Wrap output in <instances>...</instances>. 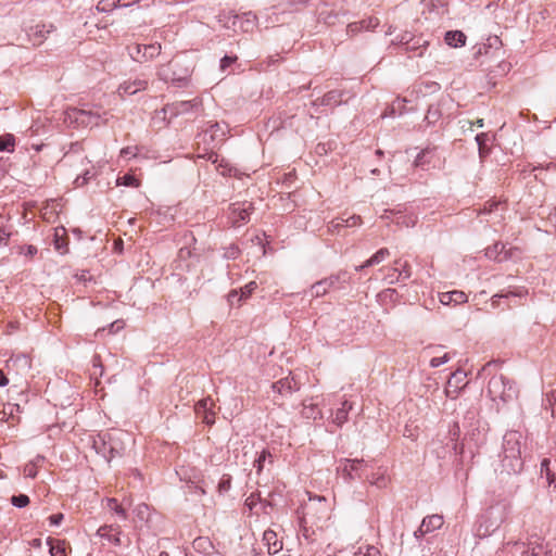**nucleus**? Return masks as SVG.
<instances>
[{"mask_svg": "<svg viewBox=\"0 0 556 556\" xmlns=\"http://www.w3.org/2000/svg\"><path fill=\"white\" fill-rule=\"evenodd\" d=\"M137 148L136 147H126L121 150V156L123 157H134L137 155Z\"/></svg>", "mask_w": 556, "mask_h": 556, "instance_id": "obj_58", "label": "nucleus"}, {"mask_svg": "<svg viewBox=\"0 0 556 556\" xmlns=\"http://www.w3.org/2000/svg\"><path fill=\"white\" fill-rule=\"evenodd\" d=\"M11 236V232L7 231L2 226H0V245L8 244V240Z\"/></svg>", "mask_w": 556, "mask_h": 556, "instance_id": "obj_62", "label": "nucleus"}, {"mask_svg": "<svg viewBox=\"0 0 556 556\" xmlns=\"http://www.w3.org/2000/svg\"><path fill=\"white\" fill-rule=\"evenodd\" d=\"M346 227H356L361 225L362 218L359 215H351L349 217H344Z\"/></svg>", "mask_w": 556, "mask_h": 556, "instance_id": "obj_56", "label": "nucleus"}, {"mask_svg": "<svg viewBox=\"0 0 556 556\" xmlns=\"http://www.w3.org/2000/svg\"><path fill=\"white\" fill-rule=\"evenodd\" d=\"M267 457H271V454L268 451L263 450L258 457L254 460V467L256 468L257 473H261V471L263 470L264 463Z\"/></svg>", "mask_w": 556, "mask_h": 556, "instance_id": "obj_51", "label": "nucleus"}, {"mask_svg": "<svg viewBox=\"0 0 556 556\" xmlns=\"http://www.w3.org/2000/svg\"><path fill=\"white\" fill-rule=\"evenodd\" d=\"M488 392L492 400L508 402L518 395V390L514 382L504 376H494L489 380Z\"/></svg>", "mask_w": 556, "mask_h": 556, "instance_id": "obj_5", "label": "nucleus"}, {"mask_svg": "<svg viewBox=\"0 0 556 556\" xmlns=\"http://www.w3.org/2000/svg\"><path fill=\"white\" fill-rule=\"evenodd\" d=\"M53 245L61 254L68 252V238L64 227L56 228L54 231Z\"/></svg>", "mask_w": 556, "mask_h": 556, "instance_id": "obj_20", "label": "nucleus"}, {"mask_svg": "<svg viewBox=\"0 0 556 556\" xmlns=\"http://www.w3.org/2000/svg\"><path fill=\"white\" fill-rule=\"evenodd\" d=\"M256 15L253 14L252 12H247V13H243L241 16L239 15H236L235 16V21H233V25L237 24V22L240 23V28L248 33V31H252L253 28L255 27L256 25Z\"/></svg>", "mask_w": 556, "mask_h": 556, "instance_id": "obj_23", "label": "nucleus"}, {"mask_svg": "<svg viewBox=\"0 0 556 556\" xmlns=\"http://www.w3.org/2000/svg\"><path fill=\"white\" fill-rule=\"evenodd\" d=\"M546 401L552 407V415L556 417V391H551L546 394Z\"/></svg>", "mask_w": 556, "mask_h": 556, "instance_id": "obj_55", "label": "nucleus"}, {"mask_svg": "<svg viewBox=\"0 0 556 556\" xmlns=\"http://www.w3.org/2000/svg\"><path fill=\"white\" fill-rule=\"evenodd\" d=\"M254 211V205L250 201L236 202L229 206V218L233 226H240L250 220V215Z\"/></svg>", "mask_w": 556, "mask_h": 556, "instance_id": "obj_9", "label": "nucleus"}, {"mask_svg": "<svg viewBox=\"0 0 556 556\" xmlns=\"http://www.w3.org/2000/svg\"><path fill=\"white\" fill-rule=\"evenodd\" d=\"M300 387V382L295 380L291 372L287 377L274 382L271 384V390L277 393V396L274 397V403L277 405H282L280 400L288 397L294 392L299 391Z\"/></svg>", "mask_w": 556, "mask_h": 556, "instance_id": "obj_8", "label": "nucleus"}, {"mask_svg": "<svg viewBox=\"0 0 556 556\" xmlns=\"http://www.w3.org/2000/svg\"><path fill=\"white\" fill-rule=\"evenodd\" d=\"M428 46V41L420 36H414L410 43H406L403 48L405 53L414 52L417 56H422L425 49Z\"/></svg>", "mask_w": 556, "mask_h": 556, "instance_id": "obj_22", "label": "nucleus"}, {"mask_svg": "<svg viewBox=\"0 0 556 556\" xmlns=\"http://www.w3.org/2000/svg\"><path fill=\"white\" fill-rule=\"evenodd\" d=\"M15 146V138L11 134L0 136V152L13 151Z\"/></svg>", "mask_w": 556, "mask_h": 556, "instance_id": "obj_39", "label": "nucleus"}, {"mask_svg": "<svg viewBox=\"0 0 556 556\" xmlns=\"http://www.w3.org/2000/svg\"><path fill=\"white\" fill-rule=\"evenodd\" d=\"M523 437L519 431H507L503 438L500 477L519 475L523 469L521 457Z\"/></svg>", "mask_w": 556, "mask_h": 556, "instance_id": "obj_1", "label": "nucleus"}, {"mask_svg": "<svg viewBox=\"0 0 556 556\" xmlns=\"http://www.w3.org/2000/svg\"><path fill=\"white\" fill-rule=\"evenodd\" d=\"M231 486V477L230 476H223L222 479L218 482V491L219 492H227Z\"/></svg>", "mask_w": 556, "mask_h": 556, "instance_id": "obj_53", "label": "nucleus"}, {"mask_svg": "<svg viewBox=\"0 0 556 556\" xmlns=\"http://www.w3.org/2000/svg\"><path fill=\"white\" fill-rule=\"evenodd\" d=\"M379 25V20L377 17H368L362 20L359 22L350 23L346 26V34L351 37L357 35L363 30L374 29Z\"/></svg>", "mask_w": 556, "mask_h": 556, "instance_id": "obj_17", "label": "nucleus"}, {"mask_svg": "<svg viewBox=\"0 0 556 556\" xmlns=\"http://www.w3.org/2000/svg\"><path fill=\"white\" fill-rule=\"evenodd\" d=\"M108 115H109V113L105 111L101 113L99 110H97V111L79 110L77 112L76 119L80 121L83 124H86V125L99 126L100 121H103L104 123L108 122V117H106Z\"/></svg>", "mask_w": 556, "mask_h": 556, "instance_id": "obj_14", "label": "nucleus"}, {"mask_svg": "<svg viewBox=\"0 0 556 556\" xmlns=\"http://www.w3.org/2000/svg\"><path fill=\"white\" fill-rule=\"evenodd\" d=\"M365 479L368 480L370 484L377 485L378 488H384L387 485V478L383 473L372 475L371 477L366 473Z\"/></svg>", "mask_w": 556, "mask_h": 556, "instance_id": "obj_46", "label": "nucleus"}, {"mask_svg": "<svg viewBox=\"0 0 556 556\" xmlns=\"http://www.w3.org/2000/svg\"><path fill=\"white\" fill-rule=\"evenodd\" d=\"M112 530H114L113 526H102L99 528L98 534L102 538H108L109 541L117 545L119 544L118 532L116 534L111 535L110 532Z\"/></svg>", "mask_w": 556, "mask_h": 556, "instance_id": "obj_40", "label": "nucleus"}, {"mask_svg": "<svg viewBox=\"0 0 556 556\" xmlns=\"http://www.w3.org/2000/svg\"><path fill=\"white\" fill-rule=\"evenodd\" d=\"M445 42L451 47H463L466 43V36L460 30H450L445 34Z\"/></svg>", "mask_w": 556, "mask_h": 556, "instance_id": "obj_24", "label": "nucleus"}, {"mask_svg": "<svg viewBox=\"0 0 556 556\" xmlns=\"http://www.w3.org/2000/svg\"><path fill=\"white\" fill-rule=\"evenodd\" d=\"M214 407H215L214 401L210 396H207V397H204L195 403L194 413H195L197 417L199 419H201V421L203 424H205L207 426H212L215 424V414L216 413L214 410Z\"/></svg>", "mask_w": 556, "mask_h": 556, "instance_id": "obj_10", "label": "nucleus"}, {"mask_svg": "<svg viewBox=\"0 0 556 556\" xmlns=\"http://www.w3.org/2000/svg\"><path fill=\"white\" fill-rule=\"evenodd\" d=\"M103 365H102V362H101V357L100 355H94L92 357V371H91V376L92 377H102L103 376Z\"/></svg>", "mask_w": 556, "mask_h": 556, "instance_id": "obj_44", "label": "nucleus"}, {"mask_svg": "<svg viewBox=\"0 0 556 556\" xmlns=\"http://www.w3.org/2000/svg\"><path fill=\"white\" fill-rule=\"evenodd\" d=\"M43 459V456H37L35 460L26 464L23 470L25 477L35 478L37 476V467Z\"/></svg>", "mask_w": 556, "mask_h": 556, "instance_id": "obj_35", "label": "nucleus"}, {"mask_svg": "<svg viewBox=\"0 0 556 556\" xmlns=\"http://www.w3.org/2000/svg\"><path fill=\"white\" fill-rule=\"evenodd\" d=\"M236 61H237V56H229V55H225V56L220 60V68H222V70H226V68H227V67H229L231 64H233Z\"/></svg>", "mask_w": 556, "mask_h": 556, "instance_id": "obj_60", "label": "nucleus"}, {"mask_svg": "<svg viewBox=\"0 0 556 556\" xmlns=\"http://www.w3.org/2000/svg\"><path fill=\"white\" fill-rule=\"evenodd\" d=\"M257 504L262 505L264 513H267V507L271 508L270 503L262 502L260 493H251L245 500V506H248L250 510H253Z\"/></svg>", "mask_w": 556, "mask_h": 556, "instance_id": "obj_31", "label": "nucleus"}, {"mask_svg": "<svg viewBox=\"0 0 556 556\" xmlns=\"http://www.w3.org/2000/svg\"><path fill=\"white\" fill-rule=\"evenodd\" d=\"M106 507L110 510H113L122 519L125 520L127 518L126 509L121 504H118L116 498H113V497L112 498H106Z\"/></svg>", "mask_w": 556, "mask_h": 556, "instance_id": "obj_37", "label": "nucleus"}, {"mask_svg": "<svg viewBox=\"0 0 556 556\" xmlns=\"http://www.w3.org/2000/svg\"><path fill=\"white\" fill-rule=\"evenodd\" d=\"M354 556H380L379 549L374 545L359 546Z\"/></svg>", "mask_w": 556, "mask_h": 556, "instance_id": "obj_41", "label": "nucleus"}, {"mask_svg": "<svg viewBox=\"0 0 556 556\" xmlns=\"http://www.w3.org/2000/svg\"><path fill=\"white\" fill-rule=\"evenodd\" d=\"M421 523L424 525V529L430 533L437 529H440L443 526L444 521L442 516L431 515L425 517Z\"/></svg>", "mask_w": 556, "mask_h": 556, "instance_id": "obj_26", "label": "nucleus"}, {"mask_svg": "<svg viewBox=\"0 0 556 556\" xmlns=\"http://www.w3.org/2000/svg\"><path fill=\"white\" fill-rule=\"evenodd\" d=\"M192 544H193V548L198 552H205L207 548L213 547L212 543L210 542V540L207 538H201V536L197 538Z\"/></svg>", "mask_w": 556, "mask_h": 556, "instance_id": "obj_45", "label": "nucleus"}, {"mask_svg": "<svg viewBox=\"0 0 556 556\" xmlns=\"http://www.w3.org/2000/svg\"><path fill=\"white\" fill-rule=\"evenodd\" d=\"M124 327V323L121 320H115L109 326V330L111 333H115Z\"/></svg>", "mask_w": 556, "mask_h": 556, "instance_id": "obj_63", "label": "nucleus"}, {"mask_svg": "<svg viewBox=\"0 0 556 556\" xmlns=\"http://www.w3.org/2000/svg\"><path fill=\"white\" fill-rule=\"evenodd\" d=\"M121 0H101L97 4V10L99 12H111L115 8L121 7Z\"/></svg>", "mask_w": 556, "mask_h": 556, "instance_id": "obj_38", "label": "nucleus"}, {"mask_svg": "<svg viewBox=\"0 0 556 556\" xmlns=\"http://www.w3.org/2000/svg\"><path fill=\"white\" fill-rule=\"evenodd\" d=\"M351 281V275L346 270H340L311 286V298L317 299L326 295L331 289H342Z\"/></svg>", "mask_w": 556, "mask_h": 556, "instance_id": "obj_3", "label": "nucleus"}, {"mask_svg": "<svg viewBox=\"0 0 556 556\" xmlns=\"http://www.w3.org/2000/svg\"><path fill=\"white\" fill-rule=\"evenodd\" d=\"M369 464L364 459H342L338 467V471L346 482L365 478Z\"/></svg>", "mask_w": 556, "mask_h": 556, "instance_id": "obj_6", "label": "nucleus"}, {"mask_svg": "<svg viewBox=\"0 0 556 556\" xmlns=\"http://www.w3.org/2000/svg\"><path fill=\"white\" fill-rule=\"evenodd\" d=\"M114 440V432L99 433L92 439V448L108 462L109 445Z\"/></svg>", "mask_w": 556, "mask_h": 556, "instance_id": "obj_15", "label": "nucleus"}, {"mask_svg": "<svg viewBox=\"0 0 556 556\" xmlns=\"http://www.w3.org/2000/svg\"><path fill=\"white\" fill-rule=\"evenodd\" d=\"M450 358H451V357H450V354H448V353H445L443 356L433 357V358H431V361H430V366H431L432 368H437V367H439V366H441V365L445 364L446 362H448V361H450Z\"/></svg>", "mask_w": 556, "mask_h": 556, "instance_id": "obj_54", "label": "nucleus"}, {"mask_svg": "<svg viewBox=\"0 0 556 556\" xmlns=\"http://www.w3.org/2000/svg\"><path fill=\"white\" fill-rule=\"evenodd\" d=\"M203 108V102L200 97H195L192 100L187 101H176L170 104H167L164 108L165 114H168L169 117H177L180 115H187L192 112H199Z\"/></svg>", "mask_w": 556, "mask_h": 556, "instance_id": "obj_7", "label": "nucleus"}, {"mask_svg": "<svg viewBox=\"0 0 556 556\" xmlns=\"http://www.w3.org/2000/svg\"><path fill=\"white\" fill-rule=\"evenodd\" d=\"M439 301L443 305H458L468 301V295L460 290H453L439 293Z\"/></svg>", "mask_w": 556, "mask_h": 556, "instance_id": "obj_18", "label": "nucleus"}, {"mask_svg": "<svg viewBox=\"0 0 556 556\" xmlns=\"http://www.w3.org/2000/svg\"><path fill=\"white\" fill-rule=\"evenodd\" d=\"M114 432V440H111V443L109 445V455H108V462H111L113 458L121 456L123 454L124 447L121 442V439L117 438V432Z\"/></svg>", "mask_w": 556, "mask_h": 556, "instance_id": "obj_28", "label": "nucleus"}, {"mask_svg": "<svg viewBox=\"0 0 556 556\" xmlns=\"http://www.w3.org/2000/svg\"><path fill=\"white\" fill-rule=\"evenodd\" d=\"M11 503L15 507L23 508L29 504V497L26 494L13 495Z\"/></svg>", "mask_w": 556, "mask_h": 556, "instance_id": "obj_50", "label": "nucleus"}, {"mask_svg": "<svg viewBox=\"0 0 556 556\" xmlns=\"http://www.w3.org/2000/svg\"><path fill=\"white\" fill-rule=\"evenodd\" d=\"M162 50V46L159 42L150 45H136L135 52H130V55L136 61H148L159 56Z\"/></svg>", "mask_w": 556, "mask_h": 556, "instance_id": "obj_11", "label": "nucleus"}, {"mask_svg": "<svg viewBox=\"0 0 556 556\" xmlns=\"http://www.w3.org/2000/svg\"><path fill=\"white\" fill-rule=\"evenodd\" d=\"M390 252L387 248H382L378 250L370 258H368L364 264L356 266L355 270H362L366 267L374 266L382 262L387 256H389Z\"/></svg>", "mask_w": 556, "mask_h": 556, "instance_id": "obj_25", "label": "nucleus"}, {"mask_svg": "<svg viewBox=\"0 0 556 556\" xmlns=\"http://www.w3.org/2000/svg\"><path fill=\"white\" fill-rule=\"evenodd\" d=\"M148 79L143 77L129 78L122 83L117 89L121 97L132 96L148 88Z\"/></svg>", "mask_w": 556, "mask_h": 556, "instance_id": "obj_12", "label": "nucleus"}, {"mask_svg": "<svg viewBox=\"0 0 556 556\" xmlns=\"http://www.w3.org/2000/svg\"><path fill=\"white\" fill-rule=\"evenodd\" d=\"M48 545L51 556H66L65 544L63 541L48 539Z\"/></svg>", "mask_w": 556, "mask_h": 556, "instance_id": "obj_32", "label": "nucleus"}, {"mask_svg": "<svg viewBox=\"0 0 556 556\" xmlns=\"http://www.w3.org/2000/svg\"><path fill=\"white\" fill-rule=\"evenodd\" d=\"M413 40V34L409 31H404L403 34L396 36L392 40V45L400 46L402 49L406 46V43H410Z\"/></svg>", "mask_w": 556, "mask_h": 556, "instance_id": "obj_42", "label": "nucleus"}, {"mask_svg": "<svg viewBox=\"0 0 556 556\" xmlns=\"http://www.w3.org/2000/svg\"><path fill=\"white\" fill-rule=\"evenodd\" d=\"M117 185H124L127 187H138L139 180L135 176L126 174L117 179Z\"/></svg>", "mask_w": 556, "mask_h": 556, "instance_id": "obj_49", "label": "nucleus"}, {"mask_svg": "<svg viewBox=\"0 0 556 556\" xmlns=\"http://www.w3.org/2000/svg\"><path fill=\"white\" fill-rule=\"evenodd\" d=\"M489 140V136L485 132L478 134L476 136V141L479 147V154L482 157L484 153H486V141Z\"/></svg>", "mask_w": 556, "mask_h": 556, "instance_id": "obj_48", "label": "nucleus"}, {"mask_svg": "<svg viewBox=\"0 0 556 556\" xmlns=\"http://www.w3.org/2000/svg\"><path fill=\"white\" fill-rule=\"evenodd\" d=\"M329 511L330 507L324 496H309L308 502L298 510L299 520L304 523H312V526L321 530L323 523L329 519Z\"/></svg>", "mask_w": 556, "mask_h": 556, "instance_id": "obj_2", "label": "nucleus"}, {"mask_svg": "<svg viewBox=\"0 0 556 556\" xmlns=\"http://www.w3.org/2000/svg\"><path fill=\"white\" fill-rule=\"evenodd\" d=\"M64 519V515L59 513V514H54V515H51L49 517V521H50V525L52 526H59L61 525L62 520Z\"/></svg>", "mask_w": 556, "mask_h": 556, "instance_id": "obj_61", "label": "nucleus"}, {"mask_svg": "<svg viewBox=\"0 0 556 556\" xmlns=\"http://www.w3.org/2000/svg\"><path fill=\"white\" fill-rule=\"evenodd\" d=\"M89 179H90V173H89V170H86L81 177L78 176L76 178L75 182L77 186H84Z\"/></svg>", "mask_w": 556, "mask_h": 556, "instance_id": "obj_64", "label": "nucleus"}, {"mask_svg": "<svg viewBox=\"0 0 556 556\" xmlns=\"http://www.w3.org/2000/svg\"><path fill=\"white\" fill-rule=\"evenodd\" d=\"M441 110L439 108V105H430L428 111H427V114L425 116V121L429 124V125H434L440 118H441Z\"/></svg>", "mask_w": 556, "mask_h": 556, "instance_id": "obj_36", "label": "nucleus"}, {"mask_svg": "<svg viewBox=\"0 0 556 556\" xmlns=\"http://www.w3.org/2000/svg\"><path fill=\"white\" fill-rule=\"evenodd\" d=\"M346 227L344 216L336 217L329 223V230L334 232L339 229Z\"/></svg>", "mask_w": 556, "mask_h": 556, "instance_id": "obj_52", "label": "nucleus"}, {"mask_svg": "<svg viewBox=\"0 0 556 556\" xmlns=\"http://www.w3.org/2000/svg\"><path fill=\"white\" fill-rule=\"evenodd\" d=\"M352 409V404L344 401L340 408L334 413L333 422L338 426H342L348 420L349 412Z\"/></svg>", "mask_w": 556, "mask_h": 556, "instance_id": "obj_29", "label": "nucleus"}, {"mask_svg": "<svg viewBox=\"0 0 556 556\" xmlns=\"http://www.w3.org/2000/svg\"><path fill=\"white\" fill-rule=\"evenodd\" d=\"M485 256L493 261L503 262L508 260L511 254L509 251L505 250V244L503 242H496L485 250Z\"/></svg>", "mask_w": 556, "mask_h": 556, "instance_id": "obj_19", "label": "nucleus"}, {"mask_svg": "<svg viewBox=\"0 0 556 556\" xmlns=\"http://www.w3.org/2000/svg\"><path fill=\"white\" fill-rule=\"evenodd\" d=\"M257 288V283L255 281H250L244 287L240 288V296L238 302L241 300L248 299Z\"/></svg>", "mask_w": 556, "mask_h": 556, "instance_id": "obj_43", "label": "nucleus"}, {"mask_svg": "<svg viewBox=\"0 0 556 556\" xmlns=\"http://www.w3.org/2000/svg\"><path fill=\"white\" fill-rule=\"evenodd\" d=\"M549 464H551V460L547 458H544L541 462V475H544V473L546 475V480H547L548 485H551L555 481V476L553 473H551V470H549Z\"/></svg>", "mask_w": 556, "mask_h": 556, "instance_id": "obj_47", "label": "nucleus"}, {"mask_svg": "<svg viewBox=\"0 0 556 556\" xmlns=\"http://www.w3.org/2000/svg\"><path fill=\"white\" fill-rule=\"evenodd\" d=\"M52 31H54V26L52 24H38L30 28L28 37L34 46H40Z\"/></svg>", "mask_w": 556, "mask_h": 556, "instance_id": "obj_16", "label": "nucleus"}, {"mask_svg": "<svg viewBox=\"0 0 556 556\" xmlns=\"http://www.w3.org/2000/svg\"><path fill=\"white\" fill-rule=\"evenodd\" d=\"M190 70L181 67L178 62L168 61L157 67L156 76L165 83L177 84L178 86H186L189 81Z\"/></svg>", "mask_w": 556, "mask_h": 556, "instance_id": "obj_4", "label": "nucleus"}, {"mask_svg": "<svg viewBox=\"0 0 556 556\" xmlns=\"http://www.w3.org/2000/svg\"><path fill=\"white\" fill-rule=\"evenodd\" d=\"M396 267L392 271L397 273L396 281H404L412 276V269L407 262L402 263L401 260L395 261Z\"/></svg>", "mask_w": 556, "mask_h": 556, "instance_id": "obj_27", "label": "nucleus"}, {"mask_svg": "<svg viewBox=\"0 0 556 556\" xmlns=\"http://www.w3.org/2000/svg\"><path fill=\"white\" fill-rule=\"evenodd\" d=\"M342 102V92L340 90H331L327 92L320 103L323 105H338Z\"/></svg>", "mask_w": 556, "mask_h": 556, "instance_id": "obj_33", "label": "nucleus"}, {"mask_svg": "<svg viewBox=\"0 0 556 556\" xmlns=\"http://www.w3.org/2000/svg\"><path fill=\"white\" fill-rule=\"evenodd\" d=\"M526 556H556V552L549 547L548 543H544L540 538L531 540L528 543V548L523 552Z\"/></svg>", "mask_w": 556, "mask_h": 556, "instance_id": "obj_13", "label": "nucleus"}, {"mask_svg": "<svg viewBox=\"0 0 556 556\" xmlns=\"http://www.w3.org/2000/svg\"><path fill=\"white\" fill-rule=\"evenodd\" d=\"M434 151L432 149L422 150L415 159L414 165L425 169L432 161Z\"/></svg>", "mask_w": 556, "mask_h": 556, "instance_id": "obj_30", "label": "nucleus"}, {"mask_svg": "<svg viewBox=\"0 0 556 556\" xmlns=\"http://www.w3.org/2000/svg\"><path fill=\"white\" fill-rule=\"evenodd\" d=\"M406 100L405 99H396L390 110H391V114H394L395 111H399L400 113H402V109L404 108V104H405Z\"/></svg>", "mask_w": 556, "mask_h": 556, "instance_id": "obj_59", "label": "nucleus"}, {"mask_svg": "<svg viewBox=\"0 0 556 556\" xmlns=\"http://www.w3.org/2000/svg\"><path fill=\"white\" fill-rule=\"evenodd\" d=\"M240 254V250L236 245H230L226 249L225 256L227 258L236 260Z\"/></svg>", "mask_w": 556, "mask_h": 556, "instance_id": "obj_57", "label": "nucleus"}, {"mask_svg": "<svg viewBox=\"0 0 556 556\" xmlns=\"http://www.w3.org/2000/svg\"><path fill=\"white\" fill-rule=\"evenodd\" d=\"M299 521L303 539L307 543H313L315 541L316 530L318 529L316 528V526H312V523H304L301 520Z\"/></svg>", "mask_w": 556, "mask_h": 556, "instance_id": "obj_34", "label": "nucleus"}, {"mask_svg": "<svg viewBox=\"0 0 556 556\" xmlns=\"http://www.w3.org/2000/svg\"><path fill=\"white\" fill-rule=\"evenodd\" d=\"M263 540L266 543L270 555H275L282 549V542L278 540L275 531L266 530L264 532Z\"/></svg>", "mask_w": 556, "mask_h": 556, "instance_id": "obj_21", "label": "nucleus"}]
</instances>
